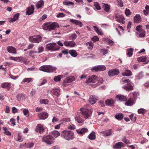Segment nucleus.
I'll use <instances>...</instances> for the list:
<instances>
[{"mask_svg":"<svg viewBox=\"0 0 149 149\" xmlns=\"http://www.w3.org/2000/svg\"><path fill=\"white\" fill-rule=\"evenodd\" d=\"M122 141L126 144H127L129 142V141L127 140L126 137L124 136L122 140Z\"/></svg>","mask_w":149,"mask_h":149,"instance_id":"61","label":"nucleus"},{"mask_svg":"<svg viewBox=\"0 0 149 149\" xmlns=\"http://www.w3.org/2000/svg\"><path fill=\"white\" fill-rule=\"evenodd\" d=\"M132 93L133 94V98H132L135 101L136 100V97L137 96L138 93L136 92H134Z\"/></svg>","mask_w":149,"mask_h":149,"instance_id":"51","label":"nucleus"},{"mask_svg":"<svg viewBox=\"0 0 149 149\" xmlns=\"http://www.w3.org/2000/svg\"><path fill=\"white\" fill-rule=\"evenodd\" d=\"M19 15V13H17L14 15L13 16V18L16 20V21L18 19Z\"/></svg>","mask_w":149,"mask_h":149,"instance_id":"62","label":"nucleus"},{"mask_svg":"<svg viewBox=\"0 0 149 149\" xmlns=\"http://www.w3.org/2000/svg\"><path fill=\"white\" fill-rule=\"evenodd\" d=\"M146 110L143 109H140L138 110L139 113L143 114L146 112Z\"/></svg>","mask_w":149,"mask_h":149,"instance_id":"52","label":"nucleus"},{"mask_svg":"<svg viewBox=\"0 0 149 149\" xmlns=\"http://www.w3.org/2000/svg\"><path fill=\"white\" fill-rule=\"evenodd\" d=\"M74 134L71 131L64 130L62 132L61 136L66 140L69 141L73 139Z\"/></svg>","mask_w":149,"mask_h":149,"instance_id":"2","label":"nucleus"},{"mask_svg":"<svg viewBox=\"0 0 149 149\" xmlns=\"http://www.w3.org/2000/svg\"><path fill=\"white\" fill-rule=\"evenodd\" d=\"M65 15L63 13H60L57 14L56 17H64Z\"/></svg>","mask_w":149,"mask_h":149,"instance_id":"64","label":"nucleus"},{"mask_svg":"<svg viewBox=\"0 0 149 149\" xmlns=\"http://www.w3.org/2000/svg\"><path fill=\"white\" fill-rule=\"evenodd\" d=\"M124 144L122 142H119L116 143L113 146V147L114 148H119L124 147Z\"/></svg>","mask_w":149,"mask_h":149,"instance_id":"24","label":"nucleus"},{"mask_svg":"<svg viewBox=\"0 0 149 149\" xmlns=\"http://www.w3.org/2000/svg\"><path fill=\"white\" fill-rule=\"evenodd\" d=\"M103 132L105 134H104V136H107L111 135L112 134V132L111 129H109V130L104 131Z\"/></svg>","mask_w":149,"mask_h":149,"instance_id":"37","label":"nucleus"},{"mask_svg":"<svg viewBox=\"0 0 149 149\" xmlns=\"http://www.w3.org/2000/svg\"><path fill=\"white\" fill-rule=\"evenodd\" d=\"M134 49L132 48H129L127 49V55L128 56L130 57L132 56L133 54Z\"/></svg>","mask_w":149,"mask_h":149,"instance_id":"35","label":"nucleus"},{"mask_svg":"<svg viewBox=\"0 0 149 149\" xmlns=\"http://www.w3.org/2000/svg\"><path fill=\"white\" fill-rule=\"evenodd\" d=\"M124 69H125V72L122 73L123 76L128 77L132 75V73L130 70H127L126 68Z\"/></svg>","mask_w":149,"mask_h":149,"instance_id":"25","label":"nucleus"},{"mask_svg":"<svg viewBox=\"0 0 149 149\" xmlns=\"http://www.w3.org/2000/svg\"><path fill=\"white\" fill-rule=\"evenodd\" d=\"M25 145H26V146H25L27 148H31L33 147L34 146V143H29L27 144L25 143Z\"/></svg>","mask_w":149,"mask_h":149,"instance_id":"53","label":"nucleus"},{"mask_svg":"<svg viewBox=\"0 0 149 149\" xmlns=\"http://www.w3.org/2000/svg\"><path fill=\"white\" fill-rule=\"evenodd\" d=\"M56 68L50 65H43L39 68V70L44 72H51L55 70Z\"/></svg>","mask_w":149,"mask_h":149,"instance_id":"4","label":"nucleus"},{"mask_svg":"<svg viewBox=\"0 0 149 149\" xmlns=\"http://www.w3.org/2000/svg\"><path fill=\"white\" fill-rule=\"evenodd\" d=\"M63 4L64 5H66V6H68V5H73L74 3H73L72 2H68L66 1H65L63 2Z\"/></svg>","mask_w":149,"mask_h":149,"instance_id":"54","label":"nucleus"},{"mask_svg":"<svg viewBox=\"0 0 149 149\" xmlns=\"http://www.w3.org/2000/svg\"><path fill=\"white\" fill-rule=\"evenodd\" d=\"M102 40L104 42H108L109 44L110 45H112L113 43V42L112 40L108 38H103Z\"/></svg>","mask_w":149,"mask_h":149,"instance_id":"36","label":"nucleus"},{"mask_svg":"<svg viewBox=\"0 0 149 149\" xmlns=\"http://www.w3.org/2000/svg\"><path fill=\"white\" fill-rule=\"evenodd\" d=\"M96 101V98L93 96H91L89 97V101L91 104H95Z\"/></svg>","mask_w":149,"mask_h":149,"instance_id":"28","label":"nucleus"},{"mask_svg":"<svg viewBox=\"0 0 149 149\" xmlns=\"http://www.w3.org/2000/svg\"><path fill=\"white\" fill-rule=\"evenodd\" d=\"M91 40L94 42H96L98 41L99 38L97 36H95L91 38Z\"/></svg>","mask_w":149,"mask_h":149,"instance_id":"60","label":"nucleus"},{"mask_svg":"<svg viewBox=\"0 0 149 149\" xmlns=\"http://www.w3.org/2000/svg\"><path fill=\"white\" fill-rule=\"evenodd\" d=\"M116 118L118 120H121L123 118V115L122 113H117L115 116Z\"/></svg>","mask_w":149,"mask_h":149,"instance_id":"32","label":"nucleus"},{"mask_svg":"<svg viewBox=\"0 0 149 149\" xmlns=\"http://www.w3.org/2000/svg\"><path fill=\"white\" fill-rule=\"evenodd\" d=\"M42 37L40 36H31L29 37V40L31 42L38 43L40 42Z\"/></svg>","mask_w":149,"mask_h":149,"instance_id":"9","label":"nucleus"},{"mask_svg":"<svg viewBox=\"0 0 149 149\" xmlns=\"http://www.w3.org/2000/svg\"><path fill=\"white\" fill-rule=\"evenodd\" d=\"M40 119L44 120L48 118V114L47 112H42L38 114Z\"/></svg>","mask_w":149,"mask_h":149,"instance_id":"18","label":"nucleus"},{"mask_svg":"<svg viewBox=\"0 0 149 149\" xmlns=\"http://www.w3.org/2000/svg\"><path fill=\"white\" fill-rule=\"evenodd\" d=\"M76 131L79 134L83 135L86 132H88V130L87 128H83L81 129H79L77 130Z\"/></svg>","mask_w":149,"mask_h":149,"instance_id":"17","label":"nucleus"},{"mask_svg":"<svg viewBox=\"0 0 149 149\" xmlns=\"http://www.w3.org/2000/svg\"><path fill=\"white\" fill-rule=\"evenodd\" d=\"M145 36V31H143L139 35V36L141 37H144Z\"/></svg>","mask_w":149,"mask_h":149,"instance_id":"57","label":"nucleus"},{"mask_svg":"<svg viewBox=\"0 0 149 149\" xmlns=\"http://www.w3.org/2000/svg\"><path fill=\"white\" fill-rule=\"evenodd\" d=\"M105 104L107 105L113 106L114 103V100H107L105 101Z\"/></svg>","mask_w":149,"mask_h":149,"instance_id":"26","label":"nucleus"},{"mask_svg":"<svg viewBox=\"0 0 149 149\" xmlns=\"http://www.w3.org/2000/svg\"><path fill=\"white\" fill-rule=\"evenodd\" d=\"M75 120L79 123H81L84 122L82 116L78 115L75 117Z\"/></svg>","mask_w":149,"mask_h":149,"instance_id":"21","label":"nucleus"},{"mask_svg":"<svg viewBox=\"0 0 149 149\" xmlns=\"http://www.w3.org/2000/svg\"><path fill=\"white\" fill-rule=\"evenodd\" d=\"M44 48L42 47H39L38 48V53H40L42 52L44 50Z\"/></svg>","mask_w":149,"mask_h":149,"instance_id":"59","label":"nucleus"},{"mask_svg":"<svg viewBox=\"0 0 149 149\" xmlns=\"http://www.w3.org/2000/svg\"><path fill=\"white\" fill-rule=\"evenodd\" d=\"M118 6H120V7H123V2L122 1H118Z\"/></svg>","mask_w":149,"mask_h":149,"instance_id":"58","label":"nucleus"},{"mask_svg":"<svg viewBox=\"0 0 149 149\" xmlns=\"http://www.w3.org/2000/svg\"><path fill=\"white\" fill-rule=\"evenodd\" d=\"M136 30L139 32H141L142 30V26L141 25L137 26L136 28Z\"/></svg>","mask_w":149,"mask_h":149,"instance_id":"50","label":"nucleus"},{"mask_svg":"<svg viewBox=\"0 0 149 149\" xmlns=\"http://www.w3.org/2000/svg\"><path fill=\"white\" fill-rule=\"evenodd\" d=\"M69 53L73 57H76L77 56V54L76 51L74 50H70L69 51Z\"/></svg>","mask_w":149,"mask_h":149,"instance_id":"27","label":"nucleus"},{"mask_svg":"<svg viewBox=\"0 0 149 149\" xmlns=\"http://www.w3.org/2000/svg\"><path fill=\"white\" fill-rule=\"evenodd\" d=\"M54 138L51 135H47L43 137L42 139L43 142L46 143L47 144L50 145L54 142Z\"/></svg>","mask_w":149,"mask_h":149,"instance_id":"8","label":"nucleus"},{"mask_svg":"<svg viewBox=\"0 0 149 149\" xmlns=\"http://www.w3.org/2000/svg\"><path fill=\"white\" fill-rule=\"evenodd\" d=\"M23 112L24 113V114L26 116H29V110L27 109H24L23 111Z\"/></svg>","mask_w":149,"mask_h":149,"instance_id":"49","label":"nucleus"},{"mask_svg":"<svg viewBox=\"0 0 149 149\" xmlns=\"http://www.w3.org/2000/svg\"><path fill=\"white\" fill-rule=\"evenodd\" d=\"M108 73L110 77L113 76L118 75L119 73V71L118 69H114L109 71Z\"/></svg>","mask_w":149,"mask_h":149,"instance_id":"13","label":"nucleus"},{"mask_svg":"<svg viewBox=\"0 0 149 149\" xmlns=\"http://www.w3.org/2000/svg\"><path fill=\"white\" fill-rule=\"evenodd\" d=\"M77 37V36L75 33H73L71 36L69 37V38H71L72 40H75Z\"/></svg>","mask_w":149,"mask_h":149,"instance_id":"48","label":"nucleus"},{"mask_svg":"<svg viewBox=\"0 0 149 149\" xmlns=\"http://www.w3.org/2000/svg\"><path fill=\"white\" fill-rule=\"evenodd\" d=\"M88 138L91 140L95 139V132H92L88 136Z\"/></svg>","mask_w":149,"mask_h":149,"instance_id":"34","label":"nucleus"},{"mask_svg":"<svg viewBox=\"0 0 149 149\" xmlns=\"http://www.w3.org/2000/svg\"><path fill=\"white\" fill-rule=\"evenodd\" d=\"M81 113L85 119H87L90 117L92 112L91 110L86 107H84L80 109Z\"/></svg>","mask_w":149,"mask_h":149,"instance_id":"5","label":"nucleus"},{"mask_svg":"<svg viewBox=\"0 0 149 149\" xmlns=\"http://www.w3.org/2000/svg\"><path fill=\"white\" fill-rule=\"evenodd\" d=\"M31 79H32L31 78H25L23 80L22 82H28V83H29L31 81Z\"/></svg>","mask_w":149,"mask_h":149,"instance_id":"56","label":"nucleus"},{"mask_svg":"<svg viewBox=\"0 0 149 149\" xmlns=\"http://www.w3.org/2000/svg\"><path fill=\"white\" fill-rule=\"evenodd\" d=\"M68 129L71 130H74L75 128V127L74 125H72L68 126Z\"/></svg>","mask_w":149,"mask_h":149,"instance_id":"63","label":"nucleus"},{"mask_svg":"<svg viewBox=\"0 0 149 149\" xmlns=\"http://www.w3.org/2000/svg\"><path fill=\"white\" fill-rule=\"evenodd\" d=\"M124 85L123 86V88L127 91L132 90L133 89V86L131 84L130 80L129 79L123 80Z\"/></svg>","mask_w":149,"mask_h":149,"instance_id":"6","label":"nucleus"},{"mask_svg":"<svg viewBox=\"0 0 149 149\" xmlns=\"http://www.w3.org/2000/svg\"><path fill=\"white\" fill-rule=\"evenodd\" d=\"M17 99V100L19 101H20L25 98V96L23 94L20 93L18 94L16 96Z\"/></svg>","mask_w":149,"mask_h":149,"instance_id":"29","label":"nucleus"},{"mask_svg":"<svg viewBox=\"0 0 149 149\" xmlns=\"http://www.w3.org/2000/svg\"><path fill=\"white\" fill-rule=\"evenodd\" d=\"M52 134L55 138L58 137L60 135V133L58 131L56 130L52 131Z\"/></svg>","mask_w":149,"mask_h":149,"instance_id":"39","label":"nucleus"},{"mask_svg":"<svg viewBox=\"0 0 149 149\" xmlns=\"http://www.w3.org/2000/svg\"><path fill=\"white\" fill-rule=\"evenodd\" d=\"M146 59L147 57L146 56H143L139 57L137 59V61L139 62H144L146 61Z\"/></svg>","mask_w":149,"mask_h":149,"instance_id":"38","label":"nucleus"},{"mask_svg":"<svg viewBox=\"0 0 149 149\" xmlns=\"http://www.w3.org/2000/svg\"><path fill=\"white\" fill-rule=\"evenodd\" d=\"M45 130V127L43 125L41 124H38L36 126V131L37 132H39L40 134L43 133Z\"/></svg>","mask_w":149,"mask_h":149,"instance_id":"11","label":"nucleus"},{"mask_svg":"<svg viewBox=\"0 0 149 149\" xmlns=\"http://www.w3.org/2000/svg\"><path fill=\"white\" fill-rule=\"evenodd\" d=\"M135 101L132 98H129L128 101L125 103V105L127 106H131L134 104Z\"/></svg>","mask_w":149,"mask_h":149,"instance_id":"22","label":"nucleus"},{"mask_svg":"<svg viewBox=\"0 0 149 149\" xmlns=\"http://www.w3.org/2000/svg\"><path fill=\"white\" fill-rule=\"evenodd\" d=\"M116 98H117L118 100L121 101H124L127 100L125 96L121 95H117L116 97Z\"/></svg>","mask_w":149,"mask_h":149,"instance_id":"23","label":"nucleus"},{"mask_svg":"<svg viewBox=\"0 0 149 149\" xmlns=\"http://www.w3.org/2000/svg\"><path fill=\"white\" fill-rule=\"evenodd\" d=\"M106 69L105 66L103 65H98L97 66H95L91 70H95L96 71H104Z\"/></svg>","mask_w":149,"mask_h":149,"instance_id":"14","label":"nucleus"},{"mask_svg":"<svg viewBox=\"0 0 149 149\" xmlns=\"http://www.w3.org/2000/svg\"><path fill=\"white\" fill-rule=\"evenodd\" d=\"M115 17L116 21L121 22L123 24L124 23L125 19L122 15H119L118 14L116 13L115 14Z\"/></svg>","mask_w":149,"mask_h":149,"instance_id":"10","label":"nucleus"},{"mask_svg":"<svg viewBox=\"0 0 149 149\" xmlns=\"http://www.w3.org/2000/svg\"><path fill=\"white\" fill-rule=\"evenodd\" d=\"M103 81V79L102 78H99L95 75H93L89 77L86 80V83L89 84L91 83H96L97 86L99 85L102 84Z\"/></svg>","mask_w":149,"mask_h":149,"instance_id":"1","label":"nucleus"},{"mask_svg":"<svg viewBox=\"0 0 149 149\" xmlns=\"http://www.w3.org/2000/svg\"><path fill=\"white\" fill-rule=\"evenodd\" d=\"M58 25V24L56 22H53L52 24L46 22L43 24L42 27L45 30L51 31L52 30L55 29Z\"/></svg>","mask_w":149,"mask_h":149,"instance_id":"3","label":"nucleus"},{"mask_svg":"<svg viewBox=\"0 0 149 149\" xmlns=\"http://www.w3.org/2000/svg\"><path fill=\"white\" fill-rule=\"evenodd\" d=\"M10 84L8 83H3L1 85V87L2 88H7L8 89H10Z\"/></svg>","mask_w":149,"mask_h":149,"instance_id":"33","label":"nucleus"},{"mask_svg":"<svg viewBox=\"0 0 149 149\" xmlns=\"http://www.w3.org/2000/svg\"><path fill=\"white\" fill-rule=\"evenodd\" d=\"M60 90L58 89H56L53 90V93L55 95L58 96L60 95Z\"/></svg>","mask_w":149,"mask_h":149,"instance_id":"43","label":"nucleus"},{"mask_svg":"<svg viewBox=\"0 0 149 149\" xmlns=\"http://www.w3.org/2000/svg\"><path fill=\"white\" fill-rule=\"evenodd\" d=\"M44 3L43 1H39L36 5V8L39 9L44 5Z\"/></svg>","mask_w":149,"mask_h":149,"instance_id":"40","label":"nucleus"},{"mask_svg":"<svg viewBox=\"0 0 149 149\" xmlns=\"http://www.w3.org/2000/svg\"><path fill=\"white\" fill-rule=\"evenodd\" d=\"M46 48L47 50L53 51L58 50L60 47L56 43L52 42L47 44Z\"/></svg>","mask_w":149,"mask_h":149,"instance_id":"7","label":"nucleus"},{"mask_svg":"<svg viewBox=\"0 0 149 149\" xmlns=\"http://www.w3.org/2000/svg\"><path fill=\"white\" fill-rule=\"evenodd\" d=\"M7 49L8 52L10 53L13 54H16L17 53L16 49L12 46H8Z\"/></svg>","mask_w":149,"mask_h":149,"instance_id":"19","label":"nucleus"},{"mask_svg":"<svg viewBox=\"0 0 149 149\" xmlns=\"http://www.w3.org/2000/svg\"><path fill=\"white\" fill-rule=\"evenodd\" d=\"M93 6L95 7V8L97 10H100L101 8L100 6L99 3L96 2H94Z\"/></svg>","mask_w":149,"mask_h":149,"instance_id":"44","label":"nucleus"},{"mask_svg":"<svg viewBox=\"0 0 149 149\" xmlns=\"http://www.w3.org/2000/svg\"><path fill=\"white\" fill-rule=\"evenodd\" d=\"M134 22L135 23H139L141 21V18L139 15H136L135 16L134 18Z\"/></svg>","mask_w":149,"mask_h":149,"instance_id":"31","label":"nucleus"},{"mask_svg":"<svg viewBox=\"0 0 149 149\" xmlns=\"http://www.w3.org/2000/svg\"><path fill=\"white\" fill-rule=\"evenodd\" d=\"M109 5L107 4H104L103 6V7L104 8V10L107 12L109 11L110 9V7Z\"/></svg>","mask_w":149,"mask_h":149,"instance_id":"42","label":"nucleus"},{"mask_svg":"<svg viewBox=\"0 0 149 149\" xmlns=\"http://www.w3.org/2000/svg\"><path fill=\"white\" fill-rule=\"evenodd\" d=\"M61 75H59L55 77L54 80L55 81H60L61 79Z\"/></svg>","mask_w":149,"mask_h":149,"instance_id":"47","label":"nucleus"},{"mask_svg":"<svg viewBox=\"0 0 149 149\" xmlns=\"http://www.w3.org/2000/svg\"><path fill=\"white\" fill-rule=\"evenodd\" d=\"M75 80L74 77L73 76H70L66 78L63 83V85L65 86L66 83H69Z\"/></svg>","mask_w":149,"mask_h":149,"instance_id":"15","label":"nucleus"},{"mask_svg":"<svg viewBox=\"0 0 149 149\" xmlns=\"http://www.w3.org/2000/svg\"><path fill=\"white\" fill-rule=\"evenodd\" d=\"M34 8L33 5H31V6L28 7L26 10V14L29 15L33 13L34 12Z\"/></svg>","mask_w":149,"mask_h":149,"instance_id":"16","label":"nucleus"},{"mask_svg":"<svg viewBox=\"0 0 149 149\" xmlns=\"http://www.w3.org/2000/svg\"><path fill=\"white\" fill-rule=\"evenodd\" d=\"M93 27L95 31L98 34L100 35L103 34L101 29H99L98 27L95 26H93Z\"/></svg>","mask_w":149,"mask_h":149,"instance_id":"30","label":"nucleus"},{"mask_svg":"<svg viewBox=\"0 0 149 149\" xmlns=\"http://www.w3.org/2000/svg\"><path fill=\"white\" fill-rule=\"evenodd\" d=\"M86 45H89L90 47H88L89 49H92L93 46V42H89L86 43Z\"/></svg>","mask_w":149,"mask_h":149,"instance_id":"46","label":"nucleus"},{"mask_svg":"<svg viewBox=\"0 0 149 149\" xmlns=\"http://www.w3.org/2000/svg\"><path fill=\"white\" fill-rule=\"evenodd\" d=\"M125 14L127 16H128L131 14V12L129 9H126L125 11Z\"/></svg>","mask_w":149,"mask_h":149,"instance_id":"55","label":"nucleus"},{"mask_svg":"<svg viewBox=\"0 0 149 149\" xmlns=\"http://www.w3.org/2000/svg\"><path fill=\"white\" fill-rule=\"evenodd\" d=\"M70 21L76 25H78L80 27L82 26L83 24L82 22L73 19H71Z\"/></svg>","mask_w":149,"mask_h":149,"instance_id":"20","label":"nucleus"},{"mask_svg":"<svg viewBox=\"0 0 149 149\" xmlns=\"http://www.w3.org/2000/svg\"><path fill=\"white\" fill-rule=\"evenodd\" d=\"M145 10H144L143 12L144 14L147 15L148 14V12H149V6L148 5H146L145 7Z\"/></svg>","mask_w":149,"mask_h":149,"instance_id":"41","label":"nucleus"},{"mask_svg":"<svg viewBox=\"0 0 149 149\" xmlns=\"http://www.w3.org/2000/svg\"><path fill=\"white\" fill-rule=\"evenodd\" d=\"M64 44L66 47H73L76 45L75 43L73 41L65 40L64 42Z\"/></svg>","mask_w":149,"mask_h":149,"instance_id":"12","label":"nucleus"},{"mask_svg":"<svg viewBox=\"0 0 149 149\" xmlns=\"http://www.w3.org/2000/svg\"><path fill=\"white\" fill-rule=\"evenodd\" d=\"M143 76V73L142 72H141L136 77V78L137 79H141Z\"/></svg>","mask_w":149,"mask_h":149,"instance_id":"45","label":"nucleus"}]
</instances>
